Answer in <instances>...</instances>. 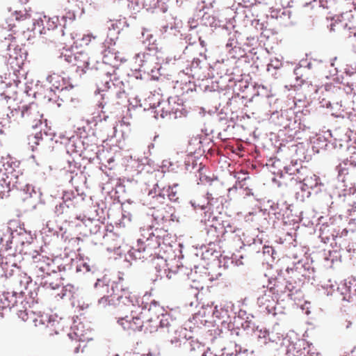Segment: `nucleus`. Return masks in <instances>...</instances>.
<instances>
[{
    "label": "nucleus",
    "mask_w": 356,
    "mask_h": 356,
    "mask_svg": "<svg viewBox=\"0 0 356 356\" xmlns=\"http://www.w3.org/2000/svg\"><path fill=\"white\" fill-rule=\"evenodd\" d=\"M10 192H13L22 201L33 199L39 203H44L40 189L28 184L19 170L8 165L4 172L0 170V199L8 197Z\"/></svg>",
    "instance_id": "1"
},
{
    "label": "nucleus",
    "mask_w": 356,
    "mask_h": 356,
    "mask_svg": "<svg viewBox=\"0 0 356 356\" xmlns=\"http://www.w3.org/2000/svg\"><path fill=\"white\" fill-rule=\"evenodd\" d=\"M115 67L95 61L90 72L101 81L102 87L98 86V90L106 92L102 95L103 99L106 98L113 103L124 104L127 99L124 83L115 76Z\"/></svg>",
    "instance_id": "2"
},
{
    "label": "nucleus",
    "mask_w": 356,
    "mask_h": 356,
    "mask_svg": "<svg viewBox=\"0 0 356 356\" xmlns=\"http://www.w3.org/2000/svg\"><path fill=\"white\" fill-rule=\"evenodd\" d=\"M65 266H56L49 258L35 262L33 272L38 277H41L40 285L46 289L58 290L61 285V276L59 274Z\"/></svg>",
    "instance_id": "3"
},
{
    "label": "nucleus",
    "mask_w": 356,
    "mask_h": 356,
    "mask_svg": "<svg viewBox=\"0 0 356 356\" xmlns=\"http://www.w3.org/2000/svg\"><path fill=\"white\" fill-rule=\"evenodd\" d=\"M33 238L30 233H28L24 228L19 227L18 229H10L6 235L5 242L0 248L1 255L3 252L8 254L10 257H15L17 253L22 254L24 248L29 245Z\"/></svg>",
    "instance_id": "4"
},
{
    "label": "nucleus",
    "mask_w": 356,
    "mask_h": 356,
    "mask_svg": "<svg viewBox=\"0 0 356 356\" xmlns=\"http://www.w3.org/2000/svg\"><path fill=\"white\" fill-rule=\"evenodd\" d=\"M110 293H106L102 297L98 302L99 305L106 307V305H113L115 307L122 308L124 305H132L136 307L134 299L136 296L125 289L121 280L119 282H112Z\"/></svg>",
    "instance_id": "5"
},
{
    "label": "nucleus",
    "mask_w": 356,
    "mask_h": 356,
    "mask_svg": "<svg viewBox=\"0 0 356 356\" xmlns=\"http://www.w3.org/2000/svg\"><path fill=\"white\" fill-rule=\"evenodd\" d=\"M145 296L143 298L135 297L134 303H137L138 308L141 307L140 316L145 319V331L154 332L159 328L160 314L164 312V309L160 307L155 300L150 303L145 301Z\"/></svg>",
    "instance_id": "6"
},
{
    "label": "nucleus",
    "mask_w": 356,
    "mask_h": 356,
    "mask_svg": "<svg viewBox=\"0 0 356 356\" xmlns=\"http://www.w3.org/2000/svg\"><path fill=\"white\" fill-rule=\"evenodd\" d=\"M163 239L154 232L149 233L148 237L143 240L141 238V243H143V250L145 254H149L153 257L152 260L155 264V268L158 273H161V268H163L164 272H166L165 267L168 266L167 259H163L160 256V250H157L160 248Z\"/></svg>",
    "instance_id": "7"
},
{
    "label": "nucleus",
    "mask_w": 356,
    "mask_h": 356,
    "mask_svg": "<svg viewBox=\"0 0 356 356\" xmlns=\"http://www.w3.org/2000/svg\"><path fill=\"white\" fill-rule=\"evenodd\" d=\"M330 31L338 32L345 38H351L356 42V22L352 10L341 13L334 18V22L330 25Z\"/></svg>",
    "instance_id": "8"
},
{
    "label": "nucleus",
    "mask_w": 356,
    "mask_h": 356,
    "mask_svg": "<svg viewBox=\"0 0 356 356\" xmlns=\"http://www.w3.org/2000/svg\"><path fill=\"white\" fill-rule=\"evenodd\" d=\"M59 58L61 60L76 66V72L81 71L83 74L90 72L91 66L95 62L87 53L83 51L72 54L66 51L65 53H62Z\"/></svg>",
    "instance_id": "9"
},
{
    "label": "nucleus",
    "mask_w": 356,
    "mask_h": 356,
    "mask_svg": "<svg viewBox=\"0 0 356 356\" xmlns=\"http://www.w3.org/2000/svg\"><path fill=\"white\" fill-rule=\"evenodd\" d=\"M60 30V17L55 16L48 17L44 15L33 23L32 31L34 34H47V32H52L53 36L58 38L61 36Z\"/></svg>",
    "instance_id": "10"
},
{
    "label": "nucleus",
    "mask_w": 356,
    "mask_h": 356,
    "mask_svg": "<svg viewBox=\"0 0 356 356\" xmlns=\"http://www.w3.org/2000/svg\"><path fill=\"white\" fill-rule=\"evenodd\" d=\"M135 305L137 303L135 302ZM131 307V316L119 318L118 323L123 327L124 330H131L133 331H141L143 327H145V319H143L140 316L141 307L138 308L132 305H126Z\"/></svg>",
    "instance_id": "11"
},
{
    "label": "nucleus",
    "mask_w": 356,
    "mask_h": 356,
    "mask_svg": "<svg viewBox=\"0 0 356 356\" xmlns=\"http://www.w3.org/2000/svg\"><path fill=\"white\" fill-rule=\"evenodd\" d=\"M339 178L342 181H348L356 185V154L344 159L337 166Z\"/></svg>",
    "instance_id": "12"
},
{
    "label": "nucleus",
    "mask_w": 356,
    "mask_h": 356,
    "mask_svg": "<svg viewBox=\"0 0 356 356\" xmlns=\"http://www.w3.org/2000/svg\"><path fill=\"white\" fill-rule=\"evenodd\" d=\"M47 81L51 83L49 94L44 96V98L47 99L49 102H56V98H59L61 93L67 90L69 87L70 89L73 88L72 85L67 86L64 79L55 74L49 76Z\"/></svg>",
    "instance_id": "13"
},
{
    "label": "nucleus",
    "mask_w": 356,
    "mask_h": 356,
    "mask_svg": "<svg viewBox=\"0 0 356 356\" xmlns=\"http://www.w3.org/2000/svg\"><path fill=\"white\" fill-rule=\"evenodd\" d=\"M302 284L298 283L293 277H286L283 282H278L276 286L277 293H287V297L291 299H297L300 298L301 293Z\"/></svg>",
    "instance_id": "14"
},
{
    "label": "nucleus",
    "mask_w": 356,
    "mask_h": 356,
    "mask_svg": "<svg viewBox=\"0 0 356 356\" xmlns=\"http://www.w3.org/2000/svg\"><path fill=\"white\" fill-rule=\"evenodd\" d=\"M79 198V194L76 192L65 191L62 197L63 200L56 205L54 212L57 216L68 213L76 207Z\"/></svg>",
    "instance_id": "15"
},
{
    "label": "nucleus",
    "mask_w": 356,
    "mask_h": 356,
    "mask_svg": "<svg viewBox=\"0 0 356 356\" xmlns=\"http://www.w3.org/2000/svg\"><path fill=\"white\" fill-rule=\"evenodd\" d=\"M270 119L277 125L284 129H293L292 122L296 123L294 111L291 109L281 110L272 113Z\"/></svg>",
    "instance_id": "16"
},
{
    "label": "nucleus",
    "mask_w": 356,
    "mask_h": 356,
    "mask_svg": "<svg viewBox=\"0 0 356 356\" xmlns=\"http://www.w3.org/2000/svg\"><path fill=\"white\" fill-rule=\"evenodd\" d=\"M309 269L310 265L308 263L299 260L293 264V267H288L286 268V277H293L294 280H296L298 283L302 284L305 277H309L307 273Z\"/></svg>",
    "instance_id": "17"
},
{
    "label": "nucleus",
    "mask_w": 356,
    "mask_h": 356,
    "mask_svg": "<svg viewBox=\"0 0 356 356\" xmlns=\"http://www.w3.org/2000/svg\"><path fill=\"white\" fill-rule=\"evenodd\" d=\"M257 305L261 312L266 314H276L277 300L268 291L257 298Z\"/></svg>",
    "instance_id": "18"
},
{
    "label": "nucleus",
    "mask_w": 356,
    "mask_h": 356,
    "mask_svg": "<svg viewBox=\"0 0 356 356\" xmlns=\"http://www.w3.org/2000/svg\"><path fill=\"white\" fill-rule=\"evenodd\" d=\"M275 17L279 23L283 26H289L296 24L295 20L292 17V13L290 10L283 8L276 12Z\"/></svg>",
    "instance_id": "19"
},
{
    "label": "nucleus",
    "mask_w": 356,
    "mask_h": 356,
    "mask_svg": "<svg viewBox=\"0 0 356 356\" xmlns=\"http://www.w3.org/2000/svg\"><path fill=\"white\" fill-rule=\"evenodd\" d=\"M143 6L147 10H152L153 13H165L168 6L164 0H144Z\"/></svg>",
    "instance_id": "20"
},
{
    "label": "nucleus",
    "mask_w": 356,
    "mask_h": 356,
    "mask_svg": "<svg viewBox=\"0 0 356 356\" xmlns=\"http://www.w3.org/2000/svg\"><path fill=\"white\" fill-rule=\"evenodd\" d=\"M333 92L337 95H341L343 92L346 95H353L355 97L353 102V104L356 101V83L355 82H347L346 84H343V88L340 87H334Z\"/></svg>",
    "instance_id": "21"
},
{
    "label": "nucleus",
    "mask_w": 356,
    "mask_h": 356,
    "mask_svg": "<svg viewBox=\"0 0 356 356\" xmlns=\"http://www.w3.org/2000/svg\"><path fill=\"white\" fill-rule=\"evenodd\" d=\"M111 286L110 280L106 275H104L102 278H97L94 284L95 289L101 294L111 292Z\"/></svg>",
    "instance_id": "22"
},
{
    "label": "nucleus",
    "mask_w": 356,
    "mask_h": 356,
    "mask_svg": "<svg viewBox=\"0 0 356 356\" xmlns=\"http://www.w3.org/2000/svg\"><path fill=\"white\" fill-rule=\"evenodd\" d=\"M129 257L134 259H147L151 257L149 254H145L143 250V243H141V238L138 240L137 248H132L129 252Z\"/></svg>",
    "instance_id": "23"
},
{
    "label": "nucleus",
    "mask_w": 356,
    "mask_h": 356,
    "mask_svg": "<svg viewBox=\"0 0 356 356\" xmlns=\"http://www.w3.org/2000/svg\"><path fill=\"white\" fill-rule=\"evenodd\" d=\"M147 195L149 199L154 200L153 203L157 202L162 204L165 200L166 193L164 188L162 190L159 189L158 184H156L154 188L149 191Z\"/></svg>",
    "instance_id": "24"
},
{
    "label": "nucleus",
    "mask_w": 356,
    "mask_h": 356,
    "mask_svg": "<svg viewBox=\"0 0 356 356\" xmlns=\"http://www.w3.org/2000/svg\"><path fill=\"white\" fill-rule=\"evenodd\" d=\"M47 138H43V134L40 131L34 135L28 136V143L31 147L32 151L38 149V147L43 145Z\"/></svg>",
    "instance_id": "25"
},
{
    "label": "nucleus",
    "mask_w": 356,
    "mask_h": 356,
    "mask_svg": "<svg viewBox=\"0 0 356 356\" xmlns=\"http://www.w3.org/2000/svg\"><path fill=\"white\" fill-rule=\"evenodd\" d=\"M76 15L74 11L69 10L60 17V30L61 36L65 35L64 29L67 28L68 24H71L75 19Z\"/></svg>",
    "instance_id": "26"
},
{
    "label": "nucleus",
    "mask_w": 356,
    "mask_h": 356,
    "mask_svg": "<svg viewBox=\"0 0 356 356\" xmlns=\"http://www.w3.org/2000/svg\"><path fill=\"white\" fill-rule=\"evenodd\" d=\"M118 58V56L116 53L112 52L111 50L105 49L103 52V60L102 62L111 66L115 67Z\"/></svg>",
    "instance_id": "27"
},
{
    "label": "nucleus",
    "mask_w": 356,
    "mask_h": 356,
    "mask_svg": "<svg viewBox=\"0 0 356 356\" xmlns=\"http://www.w3.org/2000/svg\"><path fill=\"white\" fill-rule=\"evenodd\" d=\"M234 323H232L231 321H229V322H227L226 321H222V326L229 330L231 332V335L239 336L240 328L238 327V326L235 327V323L238 324V321H240L241 318L238 316L236 319V318L234 316Z\"/></svg>",
    "instance_id": "28"
},
{
    "label": "nucleus",
    "mask_w": 356,
    "mask_h": 356,
    "mask_svg": "<svg viewBox=\"0 0 356 356\" xmlns=\"http://www.w3.org/2000/svg\"><path fill=\"white\" fill-rule=\"evenodd\" d=\"M234 70L238 71V68L234 67H227V74L225 75V76L223 78L225 80L227 81V82H238L239 83L240 88L244 87L245 88H247L248 86L245 83L244 86L243 84L244 83L242 80L238 79L234 76Z\"/></svg>",
    "instance_id": "29"
},
{
    "label": "nucleus",
    "mask_w": 356,
    "mask_h": 356,
    "mask_svg": "<svg viewBox=\"0 0 356 356\" xmlns=\"http://www.w3.org/2000/svg\"><path fill=\"white\" fill-rule=\"evenodd\" d=\"M160 316H161L159 318V328L166 329L167 331H168L169 327L171 326V324L173 322L172 317L168 313H164V312L160 314Z\"/></svg>",
    "instance_id": "30"
},
{
    "label": "nucleus",
    "mask_w": 356,
    "mask_h": 356,
    "mask_svg": "<svg viewBox=\"0 0 356 356\" xmlns=\"http://www.w3.org/2000/svg\"><path fill=\"white\" fill-rule=\"evenodd\" d=\"M251 318H253V316H250V317L248 316L244 321L240 323L243 330L247 333L255 332L258 330V326H256Z\"/></svg>",
    "instance_id": "31"
},
{
    "label": "nucleus",
    "mask_w": 356,
    "mask_h": 356,
    "mask_svg": "<svg viewBox=\"0 0 356 356\" xmlns=\"http://www.w3.org/2000/svg\"><path fill=\"white\" fill-rule=\"evenodd\" d=\"M268 204H270L269 213L274 215L275 218L277 220L281 219L284 216V213L282 212V209L280 207V204L270 201H268Z\"/></svg>",
    "instance_id": "32"
},
{
    "label": "nucleus",
    "mask_w": 356,
    "mask_h": 356,
    "mask_svg": "<svg viewBox=\"0 0 356 356\" xmlns=\"http://www.w3.org/2000/svg\"><path fill=\"white\" fill-rule=\"evenodd\" d=\"M77 271H83L84 273L91 272L92 274L99 271V268L93 264L88 262H83V264L76 268Z\"/></svg>",
    "instance_id": "33"
},
{
    "label": "nucleus",
    "mask_w": 356,
    "mask_h": 356,
    "mask_svg": "<svg viewBox=\"0 0 356 356\" xmlns=\"http://www.w3.org/2000/svg\"><path fill=\"white\" fill-rule=\"evenodd\" d=\"M230 61L227 60L226 61H222V63H216L215 65L216 69L218 71V74H219L221 79H223L226 74H227V67H229Z\"/></svg>",
    "instance_id": "34"
},
{
    "label": "nucleus",
    "mask_w": 356,
    "mask_h": 356,
    "mask_svg": "<svg viewBox=\"0 0 356 356\" xmlns=\"http://www.w3.org/2000/svg\"><path fill=\"white\" fill-rule=\"evenodd\" d=\"M201 23L206 26H217V22L213 15L205 13L202 17H201Z\"/></svg>",
    "instance_id": "35"
},
{
    "label": "nucleus",
    "mask_w": 356,
    "mask_h": 356,
    "mask_svg": "<svg viewBox=\"0 0 356 356\" xmlns=\"http://www.w3.org/2000/svg\"><path fill=\"white\" fill-rule=\"evenodd\" d=\"M177 186V184H174L172 186H169L168 189L165 190L168 198L171 202H177L179 197L177 195V191L175 188Z\"/></svg>",
    "instance_id": "36"
},
{
    "label": "nucleus",
    "mask_w": 356,
    "mask_h": 356,
    "mask_svg": "<svg viewBox=\"0 0 356 356\" xmlns=\"http://www.w3.org/2000/svg\"><path fill=\"white\" fill-rule=\"evenodd\" d=\"M8 292H2L0 293V309H10Z\"/></svg>",
    "instance_id": "37"
},
{
    "label": "nucleus",
    "mask_w": 356,
    "mask_h": 356,
    "mask_svg": "<svg viewBox=\"0 0 356 356\" xmlns=\"http://www.w3.org/2000/svg\"><path fill=\"white\" fill-rule=\"evenodd\" d=\"M327 108H337L343 107L342 100L336 97H332L325 104Z\"/></svg>",
    "instance_id": "38"
},
{
    "label": "nucleus",
    "mask_w": 356,
    "mask_h": 356,
    "mask_svg": "<svg viewBox=\"0 0 356 356\" xmlns=\"http://www.w3.org/2000/svg\"><path fill=\"white\" fill-rule=\"evenodd\" d=\"M60 292L57 294L60 298H70L72 296L71 289L73 288L71 285H67L65 286L60 285Z\"/></svg>",
    "instance_id": "39"
},
{
    "label": "nucleus",
    "mask_w": 356,
    "mask_h": 356,
    "mask_svg": "<svg viewBox=\"0 0 356 356\" xmlns=\"http://www.w3.org/2000/svg\"><path fill=\"white\" fill-rule=\"evenodd\" d=\"M305 70H306V67H303L302 65H300L299 67H296L294 69L293 73H294V75L296 76V79L297 81L300 80V83H299V85H301L304 82V80L302 79V76L303 75L302 74L303 72Z\"/></svg>",
    "instance_id": "40"
},
{
    "label": "nucleus",
    "mask_w": 356,
    "mask_h": 356,
    "mask_svg": "<svg viewBox=\"0 0 356 356\" xmlns=\"http://www.w3.org/2000/svg\"><path fill=\"white\" fill-rule=\"evenodd\" d=\"M10 228L8 226H6L4 225H0V245H1V247L3 246L5 242L6 235L8 232H10Z\"/></svg>",
    "instance_id": "41"
},
{
    "label": "nucleus",
    "mask_w": 356,
    "mask_h": 356,
    "mask_svg": "<svg viewBox=\"0 0 356 356\" xmlns=\"http://www.w3.org/2000/svg\"><path fill=\"white\" fill-rule=\"evenodd\" d=\"M153 35L149 33V31H143L142 32V37H141V39H142V42L144 43V44H146L147 42V44L149 45L151 44L152 43L153 44L154 43V41H152L153 40Z\"/></svg>",
    "instance_id": "42"
},
{
    "label": "nucleus",
    "mask_w": 356,
    "mask_h": 356,
    "mask_svg": "<svg viewBox=\"0 0 356 356\" xmlns=\"http://www.w3.org/2000/svg\"><path fill=\"white\" fill-rule=\"evenodd\" d=\"M311 179H304L303 183L300 185V188L302 191L307 192L306 196L308 197L311 195V192L308 191L309 188H312L313 186L309 184V181Z\"/></svg>",
    "instance_id": "43"
},
{
    "label": "nucleus",
    "mask_w": 356,
    "mask_h": 356,
    "mask_svg": "<svg viewBox=\"0 0 356 356\" xmlns=\"http://www.w3.org/2000/svg\"><path fill=\"white\" fill-rule=\"evenodd\" d=\"M15 19L17 21L24 20L31 17V15L26 10H19L15 12Z\"/></svg>",
    "instance_id": "44"
},
{
    "label": "nucleus",
    "mask_w": 356,
    "mask_h": 356,
    "mask_svg": "<svg viewBox=\"0 0 356 356\" xmlns=\"http://www.w3.org/2000/svg\"><path fill=\"white\" fill-rule=\"evenodd\" d=\"M202 61L200 58H194L191 63V71L194 72L193 76H197V71L202 68Z\"/></svg>",
    "instance_id": "45"
},
{
    "label": "nucleus",
    "mask_w": 356,
    "mask_h": 356,
    "mask_svg": "<svg viewBox=\"0 0 356 356\" xmlns=\"http://www.w3.org/2000/svg\"><path fill=\"white\" fill-rule=\"evenodd\" d=\"M263 254L264 255L270 256L273 259L276 258L275 254H277L274 248L272 246L268 245H264L263 247Z\"/></svg>",
    "instance_id": "46"
},
{
    "label": "nucleus",
    "mask_w": 356,
    "mask_h": 356,
    "mask_svg": "<svg viewBox=\"0 0 356 356\" xmlns=\"http://www.w3.org/2000/svg\"><path fill=\"white\" fill-rule=\"evenodd\" d=\"M223 351L221 355H217V354H213L212 352H211L210 349L208 348L206 351H204V353L202 354V356H236L233 353H225V350H222Z\"/></svg>",
    "instance_id": "47"
},
{
    "label": "nucleus",
    "mask_w": 356,
    "mask_h": 356,
    "mask_svg": "<svg viewBox=\"0 0 356 356\" xmlns=\"http://www.w3.org/2000/svg\"><path fill=\"white\" fill-rule=\"evenodd\" d=\"M137 57L140 58H143V59H141L143 62H152L154 60V56L149 53L138 54Z\"/></svg>",
    "instance_id": "48"
},
{
    "label": "nucleus",
    "mask_w": 356,
    "mask_h": 356,
    "mask_svg": "<svg viewBox=\"0 0 356 356\" xmlns=\"http://www.w3.org/2000/svg\"><path fill=\"white\" fill-rule=\"evenodd\" d=\"M228 307H221L220 306V319H222L223 321H226L230 318L229 314Z\"/></svg>",
    "instance_id": "49"
},
{
    "label": "nucleus",
    "mask_w": 356,
    "mask_h": 356,
    "mask_svg": "<svg viewBox=\"0 0 356 356\" xmlns=\"http://www.w3.org/2000/svg\"><path fill=\"white\" fill-rule=\"evenodd\" d=\"M189 203L191 205V207L193 208L194 210H197V209L204 210L206 209L205 204H202L200 203H197L195 200H191Z\"/></svg>",
    "instance_id": "50"
},
{
    "label": "nucleus",
    "mask_w": 356,
    "mask_h": 356,
    "mask_svg": "<svg viewBox=\"0 0 356 356\" xmlns=\"http://www.w3.org/2000/svg\"><path fill=\"white\" fill-rule=\"evenodd\" d=\"M16 295L17 293L15 292L10 293L8 292V297H9V303H10V309L13 307H14L17 304V299H16Z\"/></svg>",
    "instance_id": "51"
},
{
    "label": "nucleus",
    "mask_w": 356,
    "mask_h": 356,
    "mask_svg": "<svg viewBox=\"0 0 356 356\" xmlns=\"http://www.w3.org/2000/svg\"><path fill=\"white\" fill-rule=\"evenodd\" d=\"M218 254V252H217L214 250L213 251V250H207L204 252H203L202 255H203L204 258H207V259H209V255L214 256L216 258H217Z\"/></svg>",
    "instance_id": "52"
},
{
    "label": "nucleus",
    "mask_w": 356,
    "mask_h": 356,
    "mask_svg": "<svg viewBox=\"0 0 356 356\" xmlns=\"http://www.w3.org/2000/svg\"><path fill=\"white\" fill-rule=\"evenodd\" d=\"M308 348L309 349L307 352V356H318V353L315 350H313V348H311L309 346Z\"/></svg>",
    "instance_id": "53"
},
{
    "label": "nucleus",
    "mask_w": 356,
    "mask_h": 356,
    "mask_svg": "<svg viewBox=\"0 0 356 356\" xmlns=\"http://www.w3.org/2000/svg\"><path fill=\"white\" fill-rule=\"evenodd\" d=\"M256 332H259V334H258V337L260 338L261 337L266 338V335L268 334V332L266 330H264V331H262L261 330H257Z\"/></svg>",
    "instance_id": "54"
},
{
    "label": "nucleus",
    "mask_w": 356,
    "mask_h": 356,
    "mask_svg": "<svg viewBox=\"0 0 356 356\" xmlns=\"http://www.w3.org/2000/svg\"><path fill=\"white\" fill-rule=\"evenodd\" d=\"M213 314L218 318L220 319V308L218 309V306L215 307V309L213 312Z\"/></svg>",
    "instance_id": "55"
},
{
    "label": "nucleus",
    "mask_w": 356,
    "mask_h": 356,
    "mask_svg": "<svg viewBox=\"0 0 356 356\" xmlns=\"http://www.w3.org/2000/svg\"><path fill=\"white\" fill-rule=\"evenodd\" d=\"M243 175L244 177H241L240 175L238 176H235V177L236 178L238 182L241 184V182H243V181H245L248 178V177H246L245 176V174H243Z\"/></svg>",
    "instance_id": "56"
},
{
    "label": "nucleus",
    "mask_w": 356,
    "mask_h": 356,
    "mask_svg": "<svg viewBox=\"0 0 356 356\" xmlns=\"http://www.w3.org/2000/svg\"><path fill=\"white\" fill-rule=\"evenodd\" d=\"M168 114H169L170 115H171V112L169 111L168 110H166L165 111H164V108H161V118H164L165 115L167 116Z\"/></svg>",
    "instance_id": "57"
},
{
    "label": "nucleus",
    "mask_w": 356,
    "mask_h": 356,
    "mask_svg": "<svg viewBox=\"0 0 356 356\" xmlns=\"http://www.w3.org/2000/svg\"><path fill=\"white\" fill-rule=\"evenodd\" d=\"M353 194H350V193H348V194H344L343 195V197H344V199L343 200L346 201V202H348L350 200V199L352 198L353 197Z\"/></svg>",
    "instance_id": "58"
},
{
    "label": "nucleus",
    "mask_w": 356,
    "mask_h": 356,
    "mask_svg": "<svg viewBox=\"0 0 356 356\" xmlns=\"http://www.w3.org/2000/svg\"><path fill=\"white\" fill-rule=\"evenodd\" d=\"M29 110V106H22V117H24L26 113H27Z\"/></svg>",
    "instance_id": "59"
},
{
    "label": "nucleus",
    "mask_w": 356,
    "mask_h": 356,
    "mask_svg": "<svg viewBox=\"0 0 356 356\" xmlns=\"http://www.w3.org/2000/svg\"><path fill=\"white\" fill-rule=\"evenodd\" d=\"M6 86H8V88L9 89H10L12 90L11 91L12 92H13V93L15 92V89L16 88V86L15 85L10 83L9 84H6Z\"/></svg>",
    "instance_id": "60"
},
{
    "label": "nucleus",
    "mask_w": 356,
    "mask_h": 356,
    "mask_svg": "<svg viewBox=\"0 0 356 356\" xmlns=\"http://www.w3.org/2000/svg\"><path fill=\"white\" fill-rule=\"evenodd\" d=\"M100 229H101V226L98 225H96L95 227H94V231H93V233L97 234L98 232H100Z\"/></svg>",
    "instance_id": "61"
},
{
    "label": "nucleus",
    "mask_w": 356,
    "mask_h": 356,
    "mask_svg": "<svg viewBox=\"0 0 356 356\" xmlns=\"http://www.w3.org/2000/svg\"><path fill=\"white\" fill-rule=\"evenodd\" d=\"M352 324H353V323H352V322H351V321H345V328H346V329H348V328H350V327H351Z\"/></svg>",
    "instance_id": "62"
},
{
    "label": "nucleus",
    "mask_w": 356,
    "mask_h": 356,
    "mask_svg": "<svg viewBox=\"0 0 356 356\" xmlns=\"http://www.w3.org/2000/svg\"><path fill=\"white\" fill-rule=\"evenodd\" d=\"M207 198L208 200V203H209L212 200H213V197H212V194L210 193H207Z\"/></svg>",
    "instance_id": "63"
},
{
    "label": "nucleus",
    "mask_w": 356,
    "mask_h": 356,
    "mask_svg": "<svg viewBox=\"0 0 356 356\" xmlns=\"http://www.w3.org/2000/svg\"><path fill=\"white\" fill-rule=\"evenodd\" d=\"M1 95H5V97L6 98H11V97L10 96V92L8 90H6L5 92H3Z\"/></svg>",
    "instance_id": "64"
}]
</instances>
